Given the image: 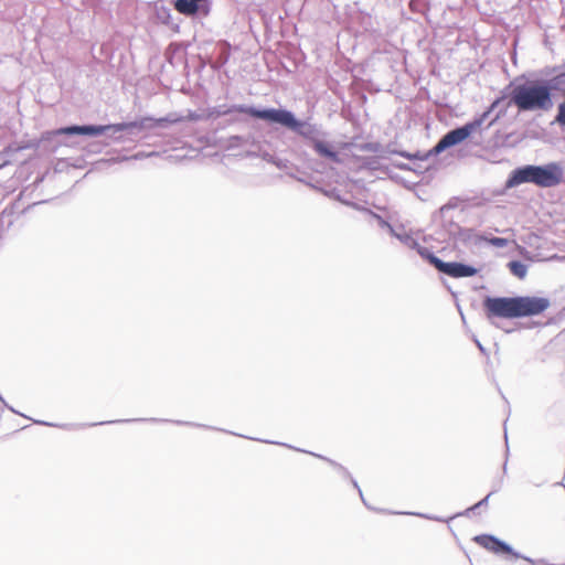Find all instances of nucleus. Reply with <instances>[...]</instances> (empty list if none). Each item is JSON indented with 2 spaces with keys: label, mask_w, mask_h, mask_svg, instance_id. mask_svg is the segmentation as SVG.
Instances as JSON below:
<instances>
[{
  "label": "nucleus",
  "mask_w": 565,
  "mask_h": 565,
  "mask_svg": "<svg viewBox=\"0 0 565 565\" xmlns=\"http://www.w3.org/2000/svg\"><path fill=\"white\" fill-rule=\"evenodd\" d=\"M563 170L557 163L526 166L514 171L511 183H533L541 188H552L562 182Z\"/></svg>",
  "instance_id": "nucleus-3"
},
{
  "label": "nucleus",
  "mask_w": 565,
  "mask_h": 565,
  "mask_svg": "<svg viewBox=\"0 0 565 565\" xmlns=\"http://www.w3.org/2000/svg\"><path fill=\"white\" fill-rule=\"evenodd\" d=\"M313 149L322 157H326L334 162H340L337 152L332 151L328 145L320 140L313 141Z\"/></svg>",
  "instance_id": "nucleus-10"
},
{
  "label": "nucleus",
  "mask_w": 565,
  "mask_h": 565,
  "mask_svg": "<svg viewBox=\"0 0 565 565\" xmlns=\"http://www.w3.org/2000/svg\"><path fill=\"white\" fill-rule=\"evenodd\" d=\"M511 103L519 110H547L552 107L551 89L539 83L518 85L512 90Z\"/></svg>",
  "instance_id": "nucleus-2"
},
{
  "label": "nucleus",
  "mask_w": 565,
  "mask_h": 565,
  "mask_svg": "<svg viewBox=\"0 0 565 565\" xmlns=\"http://www.w3.org/2000/svg\"><path fill=\"white\" fill-rule=\"evenodd\" d=\"M483 239L495 247H505L509 244V239L503 237H483Z\"/></svg>",
  "instance_id": "nucleus-12"
},
{
  "label": "nucleus",
  "mask_w": 565,
  "mask_h": 565,
  "mask_svg": "<svg viewBox=\"0 0 565 565\" xmlns=\"http://www.w3.org/2000/svg\"><path fill=\"white\" fill-rule=\"evenodd\" d=\"M550 300L544 297H487L483 307L488 318H520L537 316L550 307Z\"/></svg>",
  "instance_id": "nucleus-1"
},
{
  "label": "nucleus",
  "mask_w": 565,
  "mask_h": 565,
  "mask_svg": "<svg viewBox=\"0 0 565 565\" xmlns=\"http://www.w3.org/2000/svg\"><path fill=\"white\" fill-rule=\"evenodd\" d=\"M510 271L519 279H524L527 274V267L519 260H512L508 264Z\"/></svg>",
  "instance_id": "nucleus-11"
},
{
  "label": "nucleus",
  "mask_w": 565,
  "mask_h": 565,
  "mask_svg": "<svg viewBox=\"0 0 565 565\" xmlns=\"http://www.w3.org/2000/svg\"><path fill=\"white\" fill-rule=\"evenodd\" d=\"M239 113H244L250 117L264 119L270 122L280 124L294 131L301 132L302 124L295 118L292 113L284 109H264L258 110L254 107H239Z\"/></svg>",
  "instance_id": "nucleus-4"
},
{
  "label": "nucleus",
  "mask_w": 565,
  "mask_h": 565,
  "mask_svg": "<svg viewBox=\"0 0 565 565\" xmlns=\"http://www.w3.org/2000/svg\"><path fill=\"white\" fill-rule=\"evenodd\" d=\"M428 260L436 269L454 278L471 277L477 274V269L471 266L456 262L445 263L433 254L428 255Z\"/></svg>",
  "instance_id": "nucleus-5"
},
{
  "label": "nucleus",
  "mask_w": 565,
  "mask_h": 565,
  "mask_svg": "<svg viewBox=\"0 0 565 565\" xmlns=\"http://www.w3.org/2000/svg\"><path fill=\"white\" fill-rule=\"evenodd\" d=\"M173 6L179 13L186 17H192L196 13L207 15L210 12L209 0H175Z\"/></svg>",
  "instance_id": "nucleus-7"
},
{
  "label": "nucleus",
  "mask_w": 565,
  "mask_h": 565,
  "mask_svg": "<svg viewBox=\"0 0 565 565\" xmlns=\"http://www.w3.org/2000/svg\"><path fill=\"white\" fill-rule=\"evenodd\" d=\"M105 131L102 126H70L57 129L54 135H89L97 136Z\"/></svg>",
  "instance_id": "nucleus-9"
},
{
  "label": "nucleus",
  "mask_w": 565,
  "mask_h": 565,
  "mask_svg": "<svg viewBox=\"0 0 565 565\" xmlns=\"http://www.w3.org/2000/svg\"><path fill=\"white\" fill-rule=\"evenodd\" d=\"M478 124H467L463 127L450 130L447 132L436 145L435 151L441 152L443 150L458 145L466 140Z\"/></svg>",
  "instance_id": "nucleus-6"
},
{
  "label": "nucleus",
  "mask_w": 565,
  "mask_h": 565,
  "mask_svg": "<svg viewBox=\"0 0 565 565\" xmlns=\"http://www.w3.org/2000/svg\"><path fill=\"white\" fill-rule=\"evenodd\" d=\"M475 542L482 546L483 548L495 553V554H510L511 547L507 545L505 543L501 542L497 537L492 535H478L475 537Z\"/></svg>",
  "instance_id": "nucleus-8"
},
{
  "label": "nucleus",
  "mask_w": 565,
  "mask_h": 565,
  "mask_svg": "<svg viewBox=\"0 0 565 565\" xmlns=\"http://www.w3.org/2000/svg\"><path fill=\"white\" fill-rule=\"evenodd\" d=\"M181 120H182L181 118H173V119L164 118V119H159L158 122L159 124H162V122L175 124Z\"/></svg>",
  "instance_id": "nucleus-13"
}]
</instances>
